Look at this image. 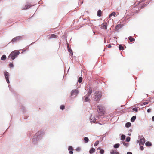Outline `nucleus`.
Returning <instances> with one entry per match:
<instances>
[{"label": "nucleus", "mask_w": 154, "mask_h": 154, "mask_svg": "<svg viewBox=\"0 0 154 154\" xmlns=\"http://www.w3.org/2000/svg\"><path fill=\"white\" fill-rule=\"evenodd\" d=\"M98 116H90V119L91 121V122H94L96 121V119L98 118Z\"/></svg>", "instance_id": "obj_7"}, {"label": "nucleus", "mask_w": 154, "mask_h": 154, "mask_svg": "<svg viewBox=\"0 0 154 154\" xmlns=\"http://www.w3.org/2000/svg\"><path fill=\"white\" fill-rule=\"evenodd\" d=\"M140 149L141 150H143L144 149V148L143 146H140Z\"/></svg>", "instance_id": "obj_39"}, {"label": "nucleus", "mask_w": 154, "mask_h": 154, "mask_svg": "<svg viewBox=\"0 0 154 154\" xmlns=\"http://www.w3.org/2000/svg\"><path fill=\"white\" fill-rule=\"evenodd\" d=\"M20 54V52L17 50H15L12 52L9 56L8 58L9 59L11 58L12 60H14Z\"/></svg>", "instance_id": "obj_1"}, {"label": "nucleus", "mask_w": 154, "mask_h": 154, "mask_svg": "<svg viewBox=\"0 0 154 154\" xmlns=\"http://www.w3.org/2000/svg\"><path fill=\"white\" fill-rule=\"evenodd\" d=\"M84 141L85 143H88L89 141V139L87 137H85L84 138Z\"/></svg>", "instance_id": "obj_21"}, {"label": "nucleus", "mask_w": 154, "mask_h": 154, "mask_svg": "<svg viewBox=\"0 0 154 154\" xmlns=\"http://www.w3.org/2000/svg\"><path fill=\"white\" fill-rule=\"evenodd\" d=\"M102 96V93L100 91H96L94 96V98L96 101L100 100Z\"/></svg>", "instance_id": "obj_2"}, {"label": "nucleus", "mask_w": 154, "mask_h": 154, "mask_svg": "<svg viewBox=\"0 0 154 154\" xmlns=\"http://www.w3.org/2000/svg\"><path fill=\"white\" fill-rule=\"evenodd\" d=\"M119 50H124V47L122 46L121 45H119Z\"/></svg>", "instance_id": "obj_27"}, {"label": "nucleus", "mask_w": 154, "mask_h": 154, "mask_svg": "<svg viewBox=\"0 0 154 154\" xmlns=\"http://www.w3.org/2000/svg\"><path fill=\"white\" fill-rule=\"evenodd\" d=\"M92 93V89L91 88H90L88 92L87 95H88V96H90Z\"/></svg>", "instance_id": "obj_12"}, {"label": "nucleus", "mask_w": 154, "mask_h": 154, "mask_svg": "<svg viewBox=\"0 0 154 154\" xmlns=\"http://www.w3.org/2000/svg\"><path fill=\"white\" fill-rule=\"evenodd\" d=\"M119 146H120V145L119 144L117 143V144H115L114 145V147L115 148H119Z\"/></svg>", "instance_id": "obj_24"}, {"label": "nucleus", "mask_w": 154, "mask_h": 154, "mask_svg": "<svg viewBox=\"0 0 154 154\" xmlns=\"http://www.w3.org/2000/svg\"><path fill=\"white\" fill-rule=\"evenodd\" d=\"M81 150V148L80 147H78L76 149V150L77 152H79Z\"/></svg>", "instance_id": "obj_37"}, {"label": "nucleus", "mask_w": 154, "mask_h": 154, "mask_svg": "<svg viewBox=\"0 0 154 154\" xmlns=\"http://www.w3.org/2000/svg\"><path fill=\"white\" fill-rule=\"evenodd\" d=\"M148 104V102H145L143 103L144 105H146Z\"/></svg>", "instance_id": "obj_43"}, {"label": "nucleus", "mask_w": 154, "mask_h": 154, "mask_svg": "<svg viewBox=\"0 0 154 154\" xmlns=\"http://www.w3.org/2000/svg\"><path fill=\"white\" fill-rule=\"evenodd\" d=\"M9 66L10 67H13L14 66V65L12 63H10L9 65Z\"/></svg>", "instance_id": "obj_38"}, {"label": "nucleus", "mask_w": 154, "mask_h": 154, "mask_svg": "<svg viewBox=\"0 0 154 154\" xmlns=\"http://www.w3.org/2000/svg\"><path fill=\"white\" fill-rule=\"evenodd\" d=\"M97 109L99 112L101 113L103 115L104 114L105 112L103 109V107L101 105L98 106Z\"/></svg>", "instance_id": "obj_3"}, {"label": "nucleus", "mask_w": 154, "mask_h": 154, "mask_svg": "<svg viewBox=\"0 0 154 154\" xmlns=\"http://www.w3.org/2000/svg\"><path fill=\"white\" fill-rule=\"evenodd\" d=\"M107 47L108 48H110L111 47V45L110 44H109L108 45Z\"/></svg>", "instance_id": "obj_41"}, {"label": "nucleus", "mask_w": 154, "mask_h": 154, "mask_svg": "<svg viewBox=\"0 0 154 154\" xmlns=\"http://www.w3.org/2000/svg\"><path fill=\"white\" fill-rule=\"evenodd\" d=\"M128 39L130 41V42H134L135 40L134 38H133L131 36H130L129 37Z\"/></svg>", "instance_id": "obj_13"}, {"label": "nucleus", "mask_w": 154, "mask_h": 154, "mask_svg": "<svg viewBox=\"0 0 154 154\" xmlns=\"http://www.w3.org/2000/svg\"><path fill=\"white\" fill-rule=\"evenodd\" d=\"M131 124L130 122H127L125 125V127L129 128L131 126Z\"/></svg>", "instance_id": "obj_15"}, {"label": "nucleus", "mask_w": 154, "mask_h": 154, "mask_svg": "<svg viewBox=\"0 0 154 154\" xmlns=\"http://www.w3.org/2000/svg\"><path fill=\"white\" fill-rule=\"evenodd\" d=\"M145 142V139L143 137H141L140 140V145L144 144Z\"/></svg>", "instance_id": "obj_9"}, {"label": "nucleus", "mask_w": 154, "mask_h": 154, "mask_svg": "<svg viewBox=\"0 0 154 154\" xmlns=\"http://www.w3.org/2000/svg\"><path fill=\"white\" fill-rule=\"evenodd\" d=\"M82 77H80L78 79V82L79 83L82 82Z\"/></svg>", "instance_id": "obj_28"}, {"label": "nucleus", "mask_w": 154, "mask_h": 154, "mask_svg": "<svg viewBox=\"0 0 154 154\" xmlns=\"http://www.w3.org/2000/svg\"><path fill=\"white\" fill-rule=\"evenodd\" d=\"M68 150L70 151H73V149L72 146H69L68 148Z\"/></svg>", "instance_id": "obj_30"}, {"label": "nucleus", "mask_w": 154, "mask_h": 154, "mask_svg": "<svg viewBox=\"0 0 154 154\" xmlns=\"http://www.w3.org/2000/svg\"><path fill=\"white\" fill-rule=\"evenodd\" d=\"M123 144L125 146H126V147L128 146V143H126L125 142H123Z\"/></svg>", "instance_id": "obj_34"}, {"label": "nucleus", "mask_w": 154, "mask_h": 154, "mask_svg": "<svg viewBox=\"0 0 154 154\" xmlns=\"http://www.w3.org/2000/svg\"><path fill=\"white\" fill-rule=\"evenodd\" d=\"M57 38V35L55 34H52L48 38V39H50L51 38Z\"/></svg>", "instance_id": "obj_11"}, {"label": "nucleus", "mask_w": 154, "mask_h": 154, "mask_svg": "<svg viewBox=\"0 0 154 154\" xmlns=\"http://www.w3.org/2000/svg\"><path fill=\"white\" fill-rule=\"evenodd\" d=\"M130 137H127V138L126 139V140L127 142H129L130 141Z\"/></svg>", "instance_id": "obj_36"}, {"label": "nucleus", "mask_w": 154, "mask_h": 154, "mask_svg": "<svg viewBox=\"0 0 154 154\" xmlns=\"http://www.w3.org/2000/svg\"><path fill=\"white\" fill-rule=\"evenodd\" d=\"M99 143V141H97L96 142L94 143V146H97L98 144Z\"/></svg>", "instance_id": "obj_32"}, {"label": "nucleus", "mask_w": 154, "mask_h": 154, "mask_svg": "<svg viewBox=\"0 0 154 154\" xmlns=\"http://www.w3.org/2000/svg\"><path fill=\"white\" fill-rule=\"evenodd\" d=\"M146 145V146H151L152 145V144H151V143L149 142V141H147V142L146 144H145Z\"/></svg>", "instance_id": "obj_17"}, {"label": "nucleus", "mask_w": 154, "mask_h": 154, "mask_svg": "<svg viewBox=\"0 0 154 154\" xmlns=\"http://www.w3.org/2000/svg\"><path fill=\"white\" fill-rule=\"evenodd\" d=\"M6 56L5 55H3L1 58V59L2 60H5L6 59Z\"/></svg>", "instance_id": "obj_20"}, {"label": "nucleus", "mask_w": 154, "mask_h": 154, "mask_svg": "<svg viewBox=\"0 0 154 154\" xmlns=\"http://www.w3.org/2000/svg\"><path fill=\"white\" fill-rule=\"evenodd\" d=\"M136 118V116H133V117L131 118V122H133L135 120Z\"/></svg>", "instance_id": "obj_22"}, {"label": "nucleus", "mask_w": 154, "mask_h": 154, "mask_svg": "<svg viewBox=\"0 0 154 154\" xmlns=\"http://www.w3.org/2000/svg\"><path fill=\"white\" fill-rule=\"evenodd\" d=\"M132 111L134 112H137L138 111V109L136 108H133L132 109Z\"/></svg>", "instance_id": "obj_31"}, {"label": "nucleus", "mask_w": 154, "mask_h": 154, "mask_svg": "<svg viewBox=\"0 0 154 154\" xmlns=\"http://www.w3.org/2000/svg\"><path fill=\"white\" fill-rule=\"evenodd\" d=\"M95 151V149L94 148H92L90 150L89 152L91 154L93 153Z\"/></svg>", "instance_id": "obj_14"}, {"label": "nucleus", "mask_w": 154, "mask_h": 154, "mask_svg": "<svg viewBox=\"0 0 154 154\" xmlns=\"http://www.w3.org/2000/svg\"><path fill=\"white\" fill-rule=\"evenodd\" d=\"M107 24L105 22L103 23L101 25V28L102 29H107Z\"/></svg>", "instance_id": "obj_8"}, {"label": "nucleus", "mask_w": 154, "mask_h": 154, "mask_svg": "<svg viewBox=\"0 0 154 154\" xmlns=\"http://www.w3.org/2000/svg\"><path fill=\"white\" fill-rule=\"evenodd\" d=\"M30 6L29 5H26L25 6V7L26 8V9H27L29 8H30Z\"/></svg>", "instance_id": "obj_35"}, {"label": "nucleus", "mask_w": 154, "mask_h": 154, "mask_svg": "<svg viewBox=\"0 0 154 154\" xmlns=\"http://www.w3.org/2000/svg\"><path fill=\"white\" fill-rule=\"evenodd\" d=\"M69 153L70 154H73V152H72V151H69Z\"/></svg>", "instance_id": "obj_44"}, {"label": "nucleus", "mask_w": 154, "mask_h": 154, "mask_svg": "<svg viewBox=\"0 0 154 154\" xmlns=\"http://www.w3.org/2000/svg\"><path fill=\"white\" fill-rule=\"evenodd\" d=\"M121 27V26L119 24L117 25L115 28V30H118Z\"/></svg>", "instance_id": "obj_19"}, {"label": "nucleus", "mask_w": 154, "mask_h": 154, "mask_svg": "<svg viewBox=\"0 0 154 154\" xmlns=\"http://www.w3.org/2000/svg\"><path fill=\"white\" fill-rule=\"evenodd\" d=\"M102 12L100 10H99L97 12V15L98 16L100 17L101 16Z\"/></svg>", "instance_id": "obj_18"}, {"label": "nucleus", "mask_w": 154, "mask_h": 154, "mask_svg": "<svg viewBox=\"0 0 154 154\" xmlns=\"http://www.w3.org/2000/svg\"><path fill=\"white\" fill-rule=\"evenodd\" d=\"M60 108L63 110L65 109V106L63 105H61L60 106Z\"/></svg>", "instance_id": "obj_29"}, {"label": "nucleus", "mask_w": 154, "mask_h": 154, "mask_svg": "<svg viewBox=\"0 0 154 154\" xmlns=\"http://www.w3.org/2000/svg\"><path fill=\"white\" fill-rule=\"evenodd\" d=\"M127 154H132V153L130 152H128Z\"/></svg>", "instance_id": "obj_45"}, {"label": "nucleus", "mask_w": 154, "mask_h": 154, "mask_svg": "<svg viewBox=\"0 0 154 154\" xmlns=\"http://www.w3.org/2000/svg\"><path fill=\"white\" fill-rule=\"evenodd\" d=\"M116 15V12H113L112 13H111L109 16V17L110 18L111 16H114V17L115 16V15Z\"/></svg>", "instance_id": "obj_25"}, {"label": "nucleus", "mask_w": 154, "mask_h": 154, "mask_svg": "<svg viewBox=\"0 0 154 154\" xmlns=\"http://www.w3.org/2000/svg\"><path fill=\"white\" fill-rule=\"evenodd\" d=\"M125 138V136L124 135H122L121 137V139L122 140H124Z\"/></svg>", "instance_id": "obj_23"}, {"label": "nucleus", "mask_w": 154, "mask_h": 154, "mask_svg": "<svg viewBox=\"0 0 154 154\" xmlns=\"http://www.w3.org/2000/svg\"><path fill=\"white\" fill-rule=\"evenodd\" d=\"M152 120L153 121H154V116H153L152 118Z\"/></svg>", "instance_id": "obj_46"}, {"label": "nucleus", "mask_w": 154, "mask_h": 154, "mask_svg": "<svg viewBox=\"0 0 154 154\" xmlns=\"http://www.w3.org/2000/svg\"><path fill=\"white\" fill-rule=\"evenodd\" d=\"M151 111V109H148L147 110V112H150Z\"/></svg>", "instance_id": "obj_40"}, {"label": "nucleus", "mask_w": 154, "mask_h": 154, "mask_svg": "<svg viewBox=\"0 0 154 154\" xmlns=\"http://www.w3.org/2000/svg\"><path fill=\"white\" fill-rule=\"evenodd\" d=\"M79 93L78 90L75 89L72 90L71 93V96L73 97H75Z\"/></svg>", "instance_id": "obj_4"}, {"label": "nucleus", "mask_w": 154, "mask_h": 154, "mask_svg": "<svg viewBox=\"0 0 154 154\" xmlns=\"http://www.w3.org/2000/svg\"><path fill=\"white\" fill-rule=\"evenodd\" d=\"M104 150L103 149H101L100 151V153L101 154H103L104 153Z\"/></svg>", "instance_id": "obj_33"}, {"label": "nucleus", "mask_w": 154, "mask_h": 154, "mask_svg": "<svg viewBox=\"0 0 154 154\" xmlns=\"http://www.w3.org/2000/svg\"><path fill=\"white\" fill-rule=\"evenodd\" d=\"M4 74L7 82L8 83H9V73L8 72L5 71V72H4Z\"/></svg>", "instance_id": "obj_6"}, {"label": "nucleus", "mask_w": 154, "mask_h": 154, "mask_svg": "<svg viewBox=\"0 0 154 154\" xmlns=\"http://www.w3.org/2000/svg\"><path fill=\"white\" fill-rule=\"evenodd\" d=\"M37 139L35 137H34L32 139V141L34 142L35 141V140H36L37 141Z\"/></svg>", "instance_id": "obj_42"}, {"label": "nucleus", "mask_w": 154, "mask_h": 154, "mask_svg": "<svg viewBox=\"0 0 154 154\" xmlns=\"http://www.w3.org/2000/svg\"><path fill=\"white\" fill-rule=\"evenodd\" d=\"M111 154H119V153L117 152L116 150H112L110 151Z\"/></svg>", "instance_id": "obj_10"}, {"label": "nucleus", "mask_w": 154, "mask_h": 154, "mask_svg": "<svg viewBox=\"0 0 154 154\" xmlns=\"http://www.w3.org/2000/svg\"><path fill=\"white\" fill-rule=\"evenodd\" d=\"M89 96H87L85 97V102L89 101V99L88 97Z\"/></svg>", "instance_id": "obj_26"}, {"label": "nucleus", "mask_w": 154, "mask_h": 154, "mask_svg": "<svg viewBox=\"0 0 154 154\" xmlns=\"http://www.w3.org/2000/svg\"><path fill=\"white\" fill-rule=\"evenodd\" d=\"M67 45H68V51H69L70 53V54H71V55H73V52H72V50L70 49L68 47V46H69V44H68V43L67 44Z\"/></svg>", "instance_id": "obj_16"}, {"label": "nucleus", "mask_w": 154, "mask_h": 154, "mask_svg": "<svg viewBox=\"0 0 154 154\" xmlns=\"http://www.w3.org/2000/svg\"><path fill=\"white\" fill-rule=\"evenodd\" d=\"M22 38L21 36H18L14 38L11 42H12L13 43L14 42H16L20 40Z\"/></svg>", "instance_id": "obj_5"}]
</instances>
